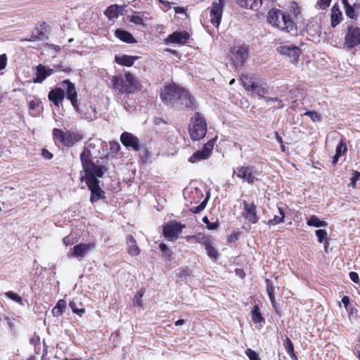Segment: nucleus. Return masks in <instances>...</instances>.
Instances as JSON below:
<instances>
[{
    "label": "nucleus",
    "instance_id": "nucleus-3",
    "mask_svg": "<svg viewBox=\"0 0 360 360\" xmlns=\"http://www.w3.org/2000/svg\"><path fill=\"white\" fill-rule=\"evenodd\" d=\"M207 122L202 115L198 112L195 113L189 125L188 132L193 141H199L205 137L207 133Z\"/></svg>",
    "mask_w": 360,
    "mask_h": 360
},
{
    "label": "nucleus",
    "instance_id": "nucleus-22",
    "mask_svg": "<svg viewBox=\"0 0 360 360\" xmlns=\"http://www.w3.org/2000/svg\"><path fill=\"white\" fill-rule=\"evenodd\" d=\"M127 252L131 256H137L140 254V249L137 246L136 241L131 235H129L126 239Z\"/></svg>",
    "mask_w": 360,
    "mask_h": 360
},
{
    "label": "nucleus",
    "instance_id": "nucleus-7",
    "mask_svg": "<svg viewBox=\"0 0 360 360\" xmlns=\"http://www.w3.org/2000/svg\"><path fill=\"white\" fill-rule=\"evenodd\" d=\"M249 49L247 45H241L233 48L231 52V59L236 68L242 66L248 57Z\"/></svg>",
    "mask_w": 360,
    "mask_h": 360
},
{
    "label": "nucleus",
    "instance_id": "nucleus-51",
    "mask_svg": "<svg viewBox=\"0 0 360 360\" xmlns=\"http://www.w3.org/2000/svg\"><path fill=\"white\" fill-rule=\"evenodd\" d=\"M360 178V172H355L353 174V176L351 178V182L349 183V186H352L353 188L355 187L356 181Z\"/></svg>",
    "mask_w": 360,
    "mask_h": 360
},
{
    "label": "nucleus",
    "instance_id": "nucleus-52",
    "mask_svg": "<svg viewBox=\"0 0 360 360\" xmlns=\"http://www.w3.org/2000/svg\"><path fill=\"white\" fill-rule=\"evenodd\" d=\"M265 283L266 285V292L267 293L274 292V288L273 286L272 282L270 279L266 278Z\"/></svg>",
    "mask_w": 360,
    "mask_h": 360
},
{
    "label": "nucleus",
    "instance_id": "nucleus-61",
    "mask_svg": "<svg viewBox=\"0 0 360 360\" xmlns=\"http://www.w3.org/2000/svg\"><path fill=\"white\" fill-rule=\"evenodd\" d=\"M174 11L176 13H184L186 11V8L184 7H174Z\"/></svg>",
    "mask_w": 360,
    "mask_h": 360
},
{
    "label": "nucleus",
    "instance_id": "nucleus-54",
    "mask_svg": "<svg viewBox=\"0 0 360 360\" xmlns=\"http://www.w3.org/2000/svg\"><path fill=\"white\" fill-rule=\"evenodd\" d=\"M40 104V101L39 100H32L29 102V110H34L37 107H39Z\"/></svg>",
    "mask_w": 360,
    "mask_h": 360
},
{
    "label": "nucleus",
    "instance_id": "nucleus-41",
    "mask_svg": "<svg viewBox=\"0 0 360 360\" xmlns=\"http://www.w3.org/2000/svg\"><path fill=\"white\" fill-rule=\"evenodd\" d=\"M304 115L309 117L313 122L321 121V115L316 111H307Z\"/></svg>",
    "mask_w": 360,
    "mask_h": 360
},
{
    "label": "nucleus",
    "instance_id": "nucleus-47",
    "mask_svg": "<svg viewBox=\"0 0 360 360\" xmlns=\"http://www.w3.org/2000/svg\"><path fill=\"white\" fill-rule=\"evenodd\" d=\"M130 18V21L136 25H143V19L142 15H134L131 16H129Z\"/></svg>",
    "mask_w": 360,
    "mask_h": 360
},
{
    "label": "nucleus",
    "instance_id": "nucleus-48",
    "mask_svg": "<svg viewBox=\"0 0 360 360\" xmlns=\"http://www.w3.org/2000/svg\"><path fill=\"white\" fill-rule=\"evenodd\" d=\"M252 92L256 93L259 98L262 99V96H264V94L266 93V89L257 84L255 89H252Z\"/></svg>",
    "mask_w": 360,
    "mask_h": 360
},
{
    "label": "nucleus",
    "instance_id": "nucleus-10",
    "mask_svg": "<svg viewBox=\"0 0 360 360\" xmlns=\"http://www.w3.org/2000/svg\"><path fill=\"white\" fill-rule=\"evenodd\" d=\"M234 173L238 178L250 184H253L257 179L256 177L257 172L252 166H241L238 172H234Z\"/></svg>",
    "mask_w": 360,
    "mask_h": 360
},
{
    "label": "nucleus",
    "instance_id": "nucleus-46",
    "mask_svg": "<svg viewBox=\"0 0 360 360\" xmlns=\"http://www.w3.org/2000/svg\"><path fill=\"white\" fill-rule=\"evenodd\" d=\"M315 233L319 243H323L327 236V232L324 229H318L315 231Z\"/></svg>",
    "mask_w": 360,
    "mask_h": 360
},
{
    "label": "nucleus",
    "instance_id": "nucleus-60",
    "mask_svg": "<svg viewBox=\"0 0 360 360\" xmlns=\"http://www.w3.org/2000/svg\"><path fill=\"white\" fill-rule=\"evenodd\" d=\"M56 68L58 71H63V72H65L68 73H69L72 71L71 68H70L68 67H64L63 65H60L57 66Z\"/></svg>",
    "mask_w": 360,
    "mask_h": 360
},
{
    "label": "nucleus",
    "instance_id": "nucleus-11",
    "mask_svg": "<svg viewBox=\"0 0 360 360\" xmlns=\"http://www.w3.org/2000/svg\"><path fill=\"white\" fill-rule=\"evenodd\" d=\"M63 87L65 89L66 97L71 101L74 109L79 111V103L77 101V93L75 86L69 79L64 80L62 83Z\"/></svg>",
    "mask_w": 360,
    "mask_h": 360
},
{
    "label": "nucleus",
    "instance_id": "nucleus-59",
    "mask_svg": "<svg viewBox=\"0 0 360 360\" xmlns=\"http://www.w3.org/2000/svg\"><path fill=\"white\" fill-rule=\"evenodd\" d=\"M219 224L218 221L217 220L214 222H210V224L207 226V228L209 230H215L219 227Z\"/></svg>",
    "mask_w": 360,
    "mask_h": 360
},
{
    "label": "nucleus",
    "instance_id": "nucleus-15",
    "mask_svg": "<svg viewBox=\"0 0 360 360\" xmlns=\"http://www.w3.org/2000/svg\"><path fill=\"white\" fill-rule=\"evenodd\" d=\"M243 204L244 210L242 214L243 217L252 224H256L259 220L256 206L254 203H248L245 200Z\"/></svg>",
    "mask_w": 360,
    "mask_h": 360
},
{
    "label": "nucleus",
    "instance_id": "nucleus-36",
    "mask_svg": "<svg viewBox=\"0 0 360 360\" xmlns=\"http://www.w3.org/2000/svg\"><path fill=\"white\" fill-rule=\"evenodd\" d=\"M278 211L281 214V217L274 216V217L273 219H269L268 221V222H267L268 225H270V226L275 225V224H280L283 221V219L285 217V214L283 212V210L281 207H278Z\"/></svg>",
    "mask_w": 360,
    "mask_h": 360
},
{
    "label": "nucleus",
    "instance_id": "nucleus-14",
    "mask_svg": "<svg viewBox=\"0 0 360 360\" xmlns=\"http://www.w3.org/2000/svg\"><path fill=\"white\" fill-rule=\"evenodd\" d=\"M122 143L127 148H131L135 151L141 149V144L139 139L129 132H123L120 136Z\"/></svg>",
    "mask_w": 360,
    "mask_h": 360
},
{
    "label": "nucleus",
    "instance_id": "nucleus-42",
    "mask_svg": "<svg viewBox=\"0 0 360 360\" xmlns=\"http://www.w3.org/2000/svg\"><path fill=\"white\" fill-rule=\"evenodd\" d=\"M284 347L286 350V352L290 354H293L294 352V345L292 341L289 339V338L286 337L284 342Z\"/></svg>",
    "mask_w": 360,
    "mask_h": 360
},
{
    "label": "nucleus",
    "instance_id": "nucleus-28",
    "mask_svg": "<svg viewBox=\"0 0 360 360\" xmlns=\"http://www.w3.org/2000/svg\"><path fill=\"white\" fill-rule=\"evenodd\" d=\"M209 155L202 149L195 152L190 158L189 162L196 163L201 160L208 159Z\"/></svg>",
    "mask_w": 360,
    "mask_h": 360
},
{
    "label": "nucleus",
    "instance_id": "nucleus-26",
    "mask_svg": "<svg viewBox=\"0 0 360 360\" xmlns=\"http://www.w3.org/2000/svg\"><path fill=\"white\" fill-rule=\"evenodd\" d=\"M347 150V148L346 146V143L344 142V141L342 139L341 141L339 143V144L336 147L335 150V155H334L333 158V164L335 165L338 163L340 157L343 155Z\"/></svg>",
    "mask_w": 360,
    "mask_h": 360
},
{
    "label": "nucleus",
    "instance_id": "nucleus-57",
    "mask_svg": "<svg viewBox=\"0 0 360 360\" xmlns=\"http://www.w3.org/2000/svg\"><path fill=\"white\" fill-rule=\"evenodd\" d=\"M159 247L162 252H165L168 257H170L171 252L168 250L167 246L165 243H160Z\"/></svg>",
    "mask_w": 360,
    "mask_h": 360
},
{
    "label": "nucleus",
    "instance_id": "nucleus-49",
    "mask_svg": "<svg viewBox=\"0 0 360 360\" xmlns=\"http://www.w3.org/2000/svg\"><path fill=\"white\" fill-rule=\"evenodd\" d=\"M262 99L268 103V102H270V101H274V102H280V105H278L276 107V109H280V108H283V102L281 99H279L278 98L276 97V98H271V97H266V96H262Z\"/></svg>",
    "mask_w": 360,
    "mask_h": 360
},
{
    "label": "nucleus",
    "instance_id": "nucleus-43",
    "mask_svg": "<svg viewBox=\"0 0 360 360\" xmlns=\"http://www.w3.org/2000/svg\"><path fill=\"white\" fill-rule=\"evenodd\" d=\"M207 200L208 198H205L199 205L191 208V211L195 214L200 213L205 209L207 203Z\"/></svg>",
    "mask_w": 360,
    "mask_h": 360
},
{
    "label": "nucleus",
    "instance_id": "nucleus-16",
    "mask_svg": "<svg viewBox=\"0 0 360 360\" xmlns=\"http://www.w3.org/2000/svg\"><path fill=\"white\" fill-rule=\"evenodd\" d=\"M95 248L94 243H81L75 245L72 248V252L70 256L74 257H85L91 250Z\"/></svg>",
    "mask_w": 360,
    "mask_h": 360
},
{
    "label": "nucleus",
    "instance_id": "nucleus-17",
    "mask_svg": "<svg viewBox=\"0 0 360 360\" xmlns=\"http://www.w3.org/2000/svg\"><path fill=\"white\" fill-rule=\"evenodd\" d=\"M53 73V69L44 65L39 64L36 68L35 77L33 79V82L41 84Z\"/></svg>",
    "mask_w": 360,
    "mask_h": 360
},
{
    "label": "nucleus",
    "instance_id": "nucleus-45",
    "mask_svg": "<svg viewBox=\"0 0 360 360\" xmlns=\"http://www.w3.org/2000/svg\"><path fill=\"white\" fill-rule=\"evenodd\" d=\"M214 145V139L210 140L207 143H206L202 148V150L210 156L211 152L213 150Z\"/></svg>",
    "mask_w": 360,
    "mask_h": 360
},
{
    "label": "nucleus",
    "instance_id": "nucleus-56",
    "mask_svg": "<svg viewBox=\"0 0 360 360\" xmlns=\"http://www.w3.org/2000/svg\"><path fill=\"white\" fill-rule=\"evenodd\" d=\"M7 58L5 54L0 55V70L4 69L6 66Z\"/></svg>",
    "mask_w": 360,
    "mask_h": 360
},
{
    "label": "nucleus",
    "instance_id": "nucleus-30",
    "mask_svg": "<svg viewBox=\"0 0 360 360\" xmlns=\"http://www.w3.org/2000/svg\"><path fill=\"white\" fill-rule=\"evenodd\" d=\"M307 224L309 226L314 227H326L328 224L326 221L321 220L316 215H312L307 221Z\"/></svg>",
    "mask_w": 360,
    "mask_h": 360
},
{
    "label": "nucleus",
    "instance_id": "nucleus-12",
    "mask_svg": "<svg viewBox=\"0 0 360 360\" xmlns=\"http://www.w3.org/2000/svg\"><path fill=\"white\" fill-rule=\"evenodd\" d=\"M278 51L288 58L291 63H297L301 53L300 49L295 45H283L277 49Z\"/></svg>",
    "mask_w": 360,
    "mask_h": 360
},
{
    "label": "nucleus",
    "instance_id": "nucleus-9",
    "mask_svg": "<svg viewBox=\"0 0 360 360\" xmlns=\"http://www.w3.org/2000/svg\"><path fill=\"white\" fill-rule=\"evenodd\" d=\"M185 227L186 225L180 222L174 221L168 223L163 227V235L168 240H173L178 238V236Z\"/></svg>",
    "mask_w": 360,
    "mask_h": 360
},
{
    "label": "nucleus",
    "instance_id": "nucleus-25",
    "mask_svg": "<svg viewBox=\"0 0 360 360\" xmlns=\"http://www.w3.org/2000/svg\"><path fill=\"white\" fill-rule=\"evenodd\" d=\"M240 7L257 10L262 4V0H237Z\"/></svg>",
    "mask_w": 360,
    "mask_h": 360
},
{
    "label": "nucleus",
    "instance_id": "nucleus-63",
    "mask_svg": "<svg viewBox=\"0 0 360 360\" xmlns=\"http://www.w3.org/2000/svg\"><path fill=\"white\" fill-rule=\"evenodd\" d=\"M38 39H39V37L37 36L34 33H33L29 38H25V40L32 41H35Z\"/></svg>",
    "mask_w": 360,
    "mask_h": 360
},
{
    "label": "nucleus",
    "instance_id": "nucleus-37",
    "mask_svg": "<svg viewBox=\"0 0 360 360\" xmlns=\"http://www.w3.org/2000/svg\"><path fill=\"white\" fill-rule=\"evenodd\" d=\"M356 6V4H354V6H352L350 4H345V13L347 17H349L351 19H356V15L354 12V7Z\"/></svg>",
    "mask_w": 360,
    "mask_h": 360
},
{
    "label": "nucleus",
    "instance_id": "nucleus-64",
    "mask_svg": "<svg viewBox=\"0 0 360 360\" xmlns=\"http://www.w3.org/2000/svg\"><path fill=\"white\" fill-rule=\"evenodd\" d=\"M342 302L345 305V307L349 304V299L347 296H344L342 299Z\"/></svg>",
    "mask_w": 360,
    "mask_h": 360
},
{
    "label": "nucleus",
    "instance_id": "nucleus-40",
    "mask_svg": "<svg viewBox=\"0 0 360 360\" xmlns=\"http://www.w3.org/2000/svg\"><path fill=\"white\" fill-rule=\"evenodd\" d=\"M69 306L74 313L78 314L80 316L85 312V309L84 308H79L77 307V304L75 301H71L69 303Z\"/></svg>",
    "mask_w": 360,
    "mask_h": 360
},
{
    "label": "nucleus",
    "instance_id": "nucleus-50",
    "mask_svg": "<svg viewBox=\"0 0 360 360\" xmlns=\"http://www.w3.org/2000/svg\"><path fill=\"white\" fill-rule=\"evenodd\" d=\"M245 354L250 360H259L258 354L252 349H247Z\"/></svg>",
    "mask_w": 360,
    "mask_h": 360
},
{
    "label": "nucleus",
    "instance_id": "nucleus-27",
    "mask_svg": "<svg viewBox=\"0 0 360 360\" xmlns=\"http://www.w3.org/2000/svg\"><path fill=\"white\" fill-rule=\"evenodd\" d=\"M113 87L122 93H126V82L122 77H113L112 79Z\"/></svg>",
    "mask_w": 360,
    "mask_h": 360
},
{
    "label": "nucleus",
    "instance_id": "nucleus-24",
    "mask_svg": "<svg viewBox=\"0 0 360 360\" xmlns=\"http://www.w3.org/2000/svg\"><path fill=\"white\" fill-rule=\"evenodd\" d=\"M115 36L121 41L129 43V44H133L136 43V40L134 39L133 35L125 30H123L122 29H117L115 31Z\"/></svg>",
    "mask_w": 360,
    "mask_h": 360
},
{
    "label": "nucleus",
    "instance_id": "nucleus-62",
    "mask_svg": "<svg viewBox=\"0 0 360 360\" xmlns=\"http://www.w3.org/2000/svg\"><path fill=\"white\" fill-rule=\"evenodd\" d=\"M40 339L39 336H34L30 340V342L34 345L39 343Z\"/></svg>",
    "mask_w": 360,
    "mask_h": 360
},
{
    "label": "nucleus",
    "instance_id": "nucleus-20",
    "mask_svg": "<svg viewBox=\"0 0 360 360\" xmlns=\"http://www.w3.org/2000/svg\"><path fill=\"white\" fill-rule=\"evenodd\" d=\"M77 112L80 114L81 118L88 122L93 121L97 118L98 112L95 106L90 105L89 107L84 108L81 111L79 110Z\"/></svg>",
    "mask_w": 360,
    "mask_h": 360
},
{
    "label": "nucleus",
    "instance_id": "nucleus-21",
    "mask_svg": "<svg viewBox=\"0 0 360 360\" xmlns=\"http://www.w3.org/2000/svg\"><path fill=\"white\" fill-rule=\"evenodd\" d=\"M189 38V34L184 32H174L169 34L166 41L170 43L184 44Z\"/></svg>",
    "mask_w": 360,
    "mask_h": 360
},
{
    "label": "nucleus",
    "instance_id": "nucleus-34",
    "mask_svg": "<svg viewBox=\"0 0 360 360\" xmlns=\"http://www.w3.org/2000/svg\"><path fill=\"white\" fill-rule=\"evenodd\" d=\"M252 319L256 323H261L263 321L260 309L257 305L254 306L251 311Z\"/></svg>",
    "mask_w": 360,
    "mask_h": 360
},
{
    "label": "nucleus",
    "instance_id": "nucleus-31",
    "mask_svg": "<svg viewBox=\"0 0 360 360\" xmlns=\"http://www.w3.org/2000/svg\"><path fill=\"white\" fill-rule=\"evenodd\" d=\"M66 307V302L64 300H60L57 302L55 307L52 309V314L54 316L58 317L60 316L63 312L64 311V309Z\"/></svg>",
    "mask_w": 360,
    "mask_h": 360
},
{
    "label": "nucleus",
    "instance_id": "nucleus-35",
    "mask_svg": "<svg viewBox=\"0 0 360 360\" xmlns=\"http://www.w3.org/2000/svg\"><path fill=\"white\" fill-rule=\"evenodd\" d=\"M91 151L89 149L84 148V150L80 154V160L82 167H86V165L89 163V162L92 161L91 160Z\"/></svg>",
    "mask_w": 360,
    "mask_h": 360
},
{
    "label": "nucleus",
    "instance_id": "nucleus-39",
    "mask_svg": "<svg viewBox=\"0 0 360 360\" xmlns=\"http://www.w3.org/2000/svg\"><path fill=\"white\" fill-rule=\"evenodd\" d=\"M5 295L8 298L16 302L20 305H23L22 300L18 294L13 292V291H8L5 293Z\"/></svg>",
    "mask_w": 360,
    "mask_h": 360
},
{
    "label": "nucleus",
    "instance_id": "nucleus-58",
    "mask_svg": "<svg viewBox=\"0 0 360 360\" xmlns=\"http://www.w3.org/2000/svg\"><path fill=\"white\" fill-rule=\"evenodd\" d=\"M42 156L45 158V159H47V160H50L53 158V155L52 153H51L48 150L44 148L42 150Z\"/></svg>",
    "mask_w": 360,
    "mask_h": 360
},
{
    "label": "nucleus",
    "instance_id": "nucleus-23",
    "mask_svg": "<svg viewBox=\"0 0 360 360\" xmlns=\"http://www.w3.org/2000/svg\"><path fill=\"white\" fill-rule=\"evenodd\" d=\"M138 58V56L128 55L115 56V61L120 65L130 67L134 65V62Z\"/></svg>",
    "mask_w": 360,
    "mask_h": 360
},
{
    "label": "nucleus",
    "instance_id": "nucleus-18",
    "mask_svg": "<svg viewBox=\"0 0 360 360\" xmlns=\"http://www.w3.org/2000/svg\"><path fill=\"white\" fill-rule=\"evenodd\" d=\"M49 99L56 106H59L65 98L64 90L61 88H56L49 91L48 95Z\"/></svg>",
    "mask_w": 360,
    "mask_h": 360
},
{
    "label": "nucleus",
    "instance_id": "nucleus-33",
    "mask_svg": "<svg viewBox=\"0 0 360 360\" xmlns=\"http://www.w3.org/2000/svg\"><path fill=\"white\" fill-rule=\"evenodd\" d=\"M105 15L110 19H114L118 17L119 11L117 5H112L107 8L105 11Z\"/></svg>",
    "mask_w": 360,
    "mask_h": 360
},
{
    "label": "nucleus",
    "instance_id": "nucleus-29",
    "mask_svg": "<svg viewBox=\"0 0 360 360\" xmlns=\"http://www.w3.org/2000/svg\"><path fill=\"white\" fill-rule=\"evenodd\" d=\"M342 13L338 8L333 6L331 13V26L335 27L342 20Z\"/></svg>",
    "mask_w": 360,
    "mask_h": 360
},
{
    "label": "nucleus",
    "instance_id": "nucleus-4",
    "mask_svg": "<svg viewBox=\"0 0 360 360\" xmlns=\"http://www.w3.org/2000/svg\"><path fill=\"white\" fill-rule=\"evenodd\" d=\"M85 175L82 176L80 180L82 181L89 182L92 179H98L103 176L107 168L103 165L100 164L99 160L91 161L86 165V167H82Z\"/></svg>",
    "mask_w": 360,
    "mask_h": 360
},
{
    "label": "nucleus",
    "instance_id": "nucleus-19",
    "mask_svg": "<svg viewBox=\"0 0 360 360\" xmlns=\"http://www.w3.org/2000/svg\"><path fill=\"white\" fill-rule=\"evenodd\" d=\"M124 81L126 82V93L131 94L138 90V82L132 74L130 72L125 73Z\"/></svg>",
    "mask_w": 360,
    "mask_h": 360
},
{
    "label": "nucleus",
    "instance_id": "nucleus-5",
    "mask_svg": "<svg viewBox=\"0 0 360 360\" xmlns=\"http://www.w3.org/2000/svg\"><path fill=\"white\" fill-rule=\"evenodd\" d=\"M53 135L55 139L67 147L72 146L82 139V135L77 131L64 132L56 128L53 130Z\"/></svg>",
    "mask_w": 360,
    "mask_h": 360
},
{
    "label": "nucleus",
    "instance_id": "nucleus-2",
    "mask_svg": "<svg viewBox=\"0 0 360 360\" xmlns=\"http://www.w3.org/2000/svg\"><path fill=\"white\" fill-rule=\"evenodd\" d=\"M267 22L280 30L286 32L296 31V25L290 15L278 9H271L268 13Z\"/></svg>",
    "mask_w": 360,
    "mask_h": 360
},
{
    "label": "nucleus",
    "instance_id": "nucleus-13",
    "mask_svg": "<svg viewBox=\"0 0 360 360\" xmlns=\"http://www.w3.org/2000/svg\"><path fill=\"white\" fill-rule=\"evenodd\" d=\"M91 181L86 182L89 189L91 191V198L90 201L94 203L97 202L100 199L105 198V192L102 191L99 186V180L98 179H92Z\"/></svg>",
    "mask_w": 360,
    "mask_h": 360
},
{
    "label": "nucleus",
    "instance_id": "nucleus-6",
    "mask_svg": "<svg viewBox=\"0 0 360 360\" xmlns=\"http://www.w3.org/2000/svg\"><path fill=\"white\" fill-rule=\"evenodd\" d=\"M224 4L225 0L214 1L208 8L210 11V22L216 27H218L221 23Z\"/></svg>",
    "mask_w": 360,
    "mask_h": 360
},
{
    "label": "nucleus",
    "instance_id": "nucleus-1",
    "mask_svg": "<svg viewBox=\"0 0 360 360\" xmlns=\"http://www.w3.org/2000/svg\"><path fill=\"white\" fill-rule=\"evenodd\" d=\"M160 98L167 106L176 110L195 108L194 98L186 89L175 85L165 86L161 89Z\"/></svg>",
    "mask_w": 360,
    "mask_h": 360
},
{
    "label": "nucleus",
    "instance_id": "nucleus-44",
    "mask_svg": "<svg viewBox=\"0 0 360 360\" xmlns=\"http://www.w3.org/2000/svg\"><path fill=\"white\" fill-rule=\"evenodd\" d=\"M143 294H144V291L141 289L140 290L134 297L133 298V302H134V304L138 307H141V299H142V297L143 296Z\"/></svg>",
    "mask_w": 360,
    "mask_h": 360
},
{
    "label": "nucleus",
    "instance_id": "nucleus-38",
    "mask_svg": "<svg viewBox=\"0 0 360 360\" xmlns=\"http://www.w3.org/2000/svg\"><path fill=\"white\" fill-rule=\"evenodd\" d=\"M205 250H206V252H207V255L210 258L217 259V256H218V252H217V250L212 245H211L210 244H207L205 245Z\"/></svg>",
    "mask_w": 360,
    "mask_h": 360
},
{
    "label": "nucleus",
    "instance_id": "nucleus-55",
    "mask_svg": "<svg viewBox=\"0 0 360 360\" xmlns=\"http://www.w3.org/2000/svg\"><path fill=\"white\" fill-rule=\"evenodd\" d=\"M350 279L355 283H359V277L356 272L351 271L349 274Z\"/></svg>",
    "mask_w": 360,
    "mask_h": 360
},
{
    "label": "nucleus",
    "instance_id": "nucleus-32",
    "mask_svg": "<svg viewBox=\"0 0 360 360\" xmlns=\"http://www.w3.org/2000/svg\"><path fill=\"white\" fill-rule=\"evenodd\" d=\"M241 80L246 90L252 91V89H255L257 84L254 78L248 76H243L241 78Z\"/></svg>",
    "mask_w": 360,
    "mask_h": 360
},
{
    "label": "nucleus",
    "instance_id": "nucleus-53",
    "mask_svg": "<svg viewBox=\"0 0 360 360\" xmlns=\"http://www.w3.org/2000/svg\"><path fill=\"white\" fill-rule=\"evenodd\" d=\"M331 1L332 0H320L318 2L319 8L326 9V8H328L330 6Z\"/></svg>",
    "mask_w": 360,
    "mask_h": 360
},
{
    "label": "nucleus",
    "instance_id": "nucleus-8",
    "mask_svg": "<svg viewBox=\"0 0 360 360\" xmlns=\"http://www.w3.org/2000/svg\"><path fill=\"white\" fill-rule=\"evenodd\" d=\"M360 44V28L356 26H349L345 37L344 46L352 49Z\"/></svg>",
    "mask_w": 360,
    "mask_h": 360
}]
</instances>
